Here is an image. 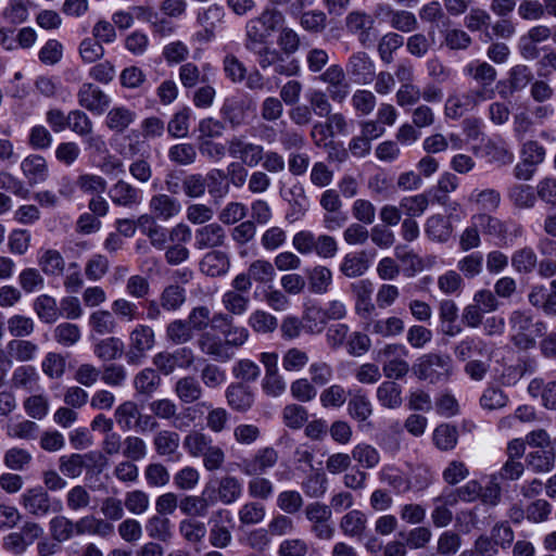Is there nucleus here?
<instances>
[{"mask_svg":"<svg viewBox=\"0 0 556 556\" xmlns=\"http://www.w3.org/2000/svg\"><path fill=\"white\" fill-rule=\"evenodd\" d=\"M417 379L428 383H445L454 375L455 366L448 354L429 352L420 355L412 366Z\"/></svg>","mask_w":556,"mask_h":556,"instance_id":"obj_1","label":"nucleus"},{"mask_svg":"<svg viewBox=\"0 0 556 556\" xmlns=\"http://www.w3.org/2000/svg\"><path fill=\"white\" fill-rule=\"evenodd\" d=\"M508 321L511 330V342L520 350L534 348L536 340L546 331L544 321L534 320L531 314L523 311H514Z\"/></svg>","mask_w":556,"mask_h":556,"instance_id":"obj_2","label":"nucleus"},{"mask_svg":"<svg viewBox=\"0 0 556 556\" xmlns=\"http://www.w3.org/2000/svg\"><path fill=\"white\" fill-rule=\"evenodd\" d=\"M285 22V15L275 8H265L260 15L248 21L245 25L244 47L268 42Z\"/></svg>","mask_w":556,"mask_h":556,"instance_id":"obj_3","label":"nucleus"},{"mask_svg":"<svg viewBox=\"0 0 556 556\" xmlns=\"http://www.w3.org/2000/svg\"><path fill=\"white\" fill-rule=\"evenodd\" d=\"M245 49L256 56L258 66L266 71L271 68L273 72L281 76H295L300 72V65L296 60H289L277 48H274L269 42L247 46Z\"/></svg>","mask_w":556,"mask_h":556,"instance_id":"obj_4","label":"nucleus"},{"mask_svg":"<svg viewBox=\"0 0 556 556\" xmlns=\"http://www.w3.org/2000/svg\"><path fill=\"white\" fill-rule=\"evenodd\" d=\"M409 351L402 343H388L377 352V361L382 364V372L386 378L400 380L410 370L406 361Z\"/></svg>","mask_w":556,"mask_h":556,"instance_id":"obj_5","label":"nucleus"},{"mask_svg":"<svg viewBox=\"0 0 556 556\" xmlns=\"http://www.w3.org/2000/svg\"><path fill=\"white\" fill-rule=\"evenodd\" d=\"M20 504L26 513L37 518L46 517L50 514H59L63 509L62 502L51 497L41 485L27 489L21 495Z\"/></svg>","mask_w":556,"mask_h":556,"instance_id":"obj_6","label":"nucleus"},{"mask_svg":"<svg viewBox=\"0 0 556 556\" xmlns=\"http://www.w3.org/2000/svg\"><path fill=\"white\" fill-rule=\"evenodd\" d=\"M155 344V334L148 325H137L129 333L126 361L129 365H140Z\"/></svg>","mask_w":556,"mask_h":556,"instance_id":"obj_7","label":"nucleus"},{"mask_svg":"<svg viewBox=\"0 0 556 556\" xmlns=\"http://www.w3.org/2000/svg\"><path fill=\"white\" fill-rule=\"evenodd\" d=\"M195 356L190 348L184 346L174 352H159L153 356L152 363L156 370L168 376L177 368L188 369L194 363Z\"/></svg>","mask_w":556,"mask_h":556,"instance_id":"obj_8","label":"nucleus"},{"mask_svg":"<svg viewBox=\"0 0 556 556\" xmlns=\"http://www.w3.org/2000/svg\"><path fill=\"white\" fill-rule=\"evenodd\" d=\"M279 459L278 451L273 446L258 448L252 456L243 458L238 469L248 477L262 476L273 469Z\"/></svg>","mask_w":556,"mask_h":556,"instance_id":"obj_9","label":"nucleus"},{"mask_svg":"<svg viewBox=\"0 0 556 556\" xmlns=\"http://www.w3.org/2000/svg\"><path fill=\"white\" fill-rule=\"evenodd\" d=\"M306 519L312 523L311 532L320 540H330L334 533L330 525L331 508L320 502H313L305 506Z\"/></svg>","mask_w":556,"mask_h":556,"instance_id":"obj_10","label":"nucleus"},{"mask_svg":"<svg viewBox=\"0 0 556 556\" xmlns=\"http://www.w3.org/2000/svg\"><path fill=\"white\" fill-rule=\"evenodd\" d=\"M263 146L247 141L243 136H232L227 141L228 154L241 165L256 167L261 163Z\"/></svg>","mask_w":556,"mask_h":556,"instance_id":"obj_11","label":"nucleus"},{"mask_svg":"<svg viewBox=\"0 0 556 556\" xmlns=\"http://www.w3.org/2000/svg\"><path fill=\"white\" fill-rule=\"evenodd\" d=\"M242 490V483L237 477L224 476L217 479V486L206 484L204 495L213 497L214 504L220 502L224 505H231L241 497Z\"/></svg>","mask_w":556,"mask_h":556,"instance_id":"obj_12","label":"nucleus"},{"mask_svg":"<svg viewBox=\"0 0 556 556\" xmlns=\"http://www.w3.org/2000/svg\"><path fill=\"white\" fill-rule=\"evenodd\" d=\"M111 97L100 87L91 83H84L77 91V102L85 110L101 115L108 111Z\"/></svg>","mask_w":556,"mask_h":556,"instance_id":"obj_13","label":"nucleus"},{"mask_svg":"<svg viewBox=\"0 0 556 556\" xmlns=\"http://www.w3.org/2000/svg\"><path fill=\"white\" fill-rule=\"evenodd\" d=\"M149 408L155 417L173 420V426L179 430L188 428L193 419L191 416L194 412L193 407H187L185 409V417H180L177 415V405L169 399L154 400L150 403Z\"/></svg>","mask_w":556,"mask_h":556,"instance_id":"obj_14","label":"nucleus"},{"mask_svg":"<svg viewBox=\"0 0 556 556\" xmlns=\"http://www.w3.org/2000/svg\"><path fill=\"white\" fill-rule=\"evenodd\" d=\"M227 233L225 228L218 223H210L195 229L194 243L195 250H218L225 245Z\"/></svg>","mask_w":556,"mask_h":556,"instance_id":"obj_15","label":"nucleus"},{"mask_svg":"<svg viewBox=\"0 0 556 556\" xmlns=\"http://www.w3.org/2000/svg\"><path fill=\"white\" fill-rule=\"evenodd\" d=\"M348 308L344 302L340 300H331L324 307L308 308L304 319L306 321H318L315 324L317 331H321L329 320H341L345 318Z\"/></svg>","mask_w":556,"mask_h":556,"instance_id":"obj_16","label":"nucleus"},{"mask_svg":"<svg viewBox=\"0 0 556 556\" xmlns=\"http://www.w3.org/2000/svg\"><path fill=\"white\" fill-rule=\"evenodd\" d=\"M319 80L328 85V93L332 101L341 103L349 96L350 85L346 81L345 73L341 65H330L319 76Z\"/></svg>","mask_w":556,"mask_h":556,"instance_id":"obj_17","label":"nucleus"},{"mask_svg":"<svg viewBox=\"0 0 556 556\" xmlns=\"http://www.w3.org/2000/svg\"><path fill=\"white\" fill-rule=\"evenodd\" d=\"M346 71L359 85L371 84L376 76L375 63L366 52L353 53L346 63Z\"/></svg>","mask_w":556,"mask_h":556,"instance_id":"obj_18","label":"nucleus"},{"mask_svg":"<svg viewBox=\"0 0 556 556\" xmlns=\"http://www.w3.org/2000/svg\"><path fill=\"white\" fill-rule=\"evenodd\" d=\"M377 10L378 15L399 31L412 33L418 28V21L413 12L395 10L389 4H379Z\"/></svg>","mask_w":556,"mask_h":556,"instance_id":"obj_19","label":"nucleus"},{"mask_svg":"<svg viewBox=\"0 0 556 556\" xmlns=\"http://www.w3.org/2000/svg\"><path fill=\"white\" fill-rule=\"evenodd\" d=\"M148 207L149 212L163 223L177 217L182 208L180 201L167 193L153 194L148 202Z\"/></svg>","mask_w":556,"mask_h":556,"instance_id":"obj_20","label":"nucleus"},{"mask_svg":"<svg viewBox=\"0 0 556 556\" xmlns=\"http://www.w3.org/2000/svg\"><path fill=\"white\" fill-rule=\"evenodd\" d=\"M251 110V101L242 98H228L220 109V115L231 128H238L248 123Z\"/></svg>","mask_w":556,"mask_h":556,"instance_id":"obj_21","label":"nucleus"},{"mask_svg":"<svg viewBox=\"0 0 556 556\" xmlns=\"http://www.w3.org/2000/svg\"><path fill=\"white\" fill-rule=\"evenodd\" d=\"M200 351L216 362L227 363L233 358V351H227L224 338L212 332H203L198 339Z\"/></svg>","mask_w":556,"mask_h":556,"instance_id":"obj_22","label":"nucleus"},{"mask_svg":"<svg viewBox=\"0 0 556 556\" xmlns=\"http://www.w3.org/2000/svg\"><path fill=\"white\" fill-rule=\"evenodd\" d=\"M225 396L227 404L239 413L250 410L255 401L252 388L243 382L230 383L225 391Z\"/></svg>","mask_w":556,"mask_h":556,"instance_id":"obj_23","label":"nucleus"},{"mask_svg":"<svg viewBox=\"0 0 556 556\" xmlns=\"http://www.w3.org/2000/svg\"><path fill=\"white\" fill-rule=\"evenodd\" d=\"M111 201L123 207H135L142 202V191L131 184L119 179L109 190Z\"/></svg>","mask_w":556,"mask_h":556,"instance_id":"obj_24","label":"nucleus"},{"mask_svg":"<svg viewBox=\"0 0 556 556\" xmlns=\"http://www.w3.org/2000/svg\"><path fill=\"white\" fill-rule=\"evenodd\" d=\"M381 483L388 485L395 494H404L413 489L409 477L397 466L387 464L378 472Z\"/></svg>","mask_w":556,"mask_h":556,"instance_id":"obj_25","label":"nucleus"},{"mask_svg":"<svg viewBox=\"0 0 556 556\" xmlns=\"http://www.w3.org/2000/svg\"><path fill=\"white\" fill-rule=\"evenodd\" d=\"M345 27L349 33L357 36L358 41L366 46L371 42L370 30L374 18L364 11H352L345 17Z\"/></svg>","mask_w":556,"mask_h":556,"instance_id":"obj_26","label":"nucleus"},{"mask_svg":"<svg viewBox=\"0 0 556 556\" xmlns=\"http://www.w3.org/2000/svg\"><path fill=\"white\" fill-rule=\"evenodd\" d=\"M21 170L30 186L45 182L49 177L46 159L39 154H30L21 162Z\"/></svg>","mask_w":556,"mask_h":556,"instance_id":"obj_27","label":"nucleus"},{"mask_svg":"<svg viewBox=\"0 0 556 556\" xmlns=\"http://www.w3.org/2000/svg\"><path fill=\"white\" fill-rule=\"evenodd\" d=\"M230 268V258L220 250H213L204 254L199 263V269L208 277L226 275Z\"/></svg>","mask_w":556,"mask_h":556,"instance_id":"obj_28","label":"nucleus"},{"mask_svg":"<svg viewBox=\"0 0 556 556\" xmlns=\"http://www.w3.org/2000/svg\"><path fill=\"white\" fill-rule=\"evenodd\" d=\"M424 230L430 241L445 243L452 237L453 226L446 216L433 214L426 219Z\"/></svg>","mask_w":556,"mask_h":556,"instance_id":"obj_29","label":"nucleus"},{"mask_svg":"<svg viewBox=\"0 0 556 556\" xmlns=\"http://www.w3.org/2000/svg\"><path fill=\"white\" fill-rule=\"evenodd\" d=\"M137 118L134 110L125 105H115L106 111L105 126L115 134H123Z\"/></svg>","mask_w":556,"mask_h":556,"instance_id":"obj_30","label":"nucleus"},{"mask_svg":"<svg viewBox=\"0 0 556 556\" xmlns=\"http://www.w3.org/2000/svg\"><path fill=\"white\" fill-rule=\"evenodd\" d=\"M507 199L517 210H531L536 204L538 194L530 185L513 184L507 189Z\"/></svg>","mask_w":556,"mask_h":556,"instance_id":"obj_31","label":"nucleus"},{"mask_svg":"<svg viewBox=\"0 0 556 556\" xmlns=\"http://www.w3.org/2000/svg\"><path fill=\"white\" fill-rule=\"evenodd\" d=\"M369 269V261L365 251L346 253L339 266L340 273L346 278H357Z\"/></svg>","mask_w":556,"mask_h":556,"instance_id":"obj_32","label":"nucleus"},{"mask_svg":"<svg viewBox=\"0 0 556 556\" xmlns=\"http://www.w3.org/2000/svg\"><path fill=\"white\" fill-rule=\"evenodd\" d=\"M367 516L358 509L346 513L340 520V529L344 535L362 540L367 530Z\"/></svg>","mask_w":556,"mask_h":556,"instance_id":"obj_33","label":"nucleus"},{"mask_svg":"<svg viewBox=\"0 0 556 556\" xmlns=\"http://www.w3.org/2000/svg\"><path fill=\"white\" fill-rule=\"evenodd\" d=\"M162 382L159 372L153 368H143L134 377V388L139 396L152 397Z\"/></svg>","mask_w":556,"mask_h":556,"instance_id":"obj_34","label":"nucleus"},{"mask_svg":"<svg viewBox=\"0 0 556 556\" xmlns=\"http://www.w3.org/2000/svg\"><path fill=\"white\" fill-rule=\"evenodd\" d=\"M404 320L397 316L382 319H372L366 325V330L382 338L401 336L404 332Z\"/></svg>","mask_w":556,"mask_h":556,"instance_id":"obj_35","label":"nucleus"},{"mask_svg":"<svg viewBox=\"0 0 556 556\" xmlns=\"http://www.w3.org/2000/svg\"><path fill=\"white\" fill-rule=\"evenodd\" d=\"M214 505V498L204 495V491L200 496L198 495H185L179 501L180 511L189 517H205L207 515L210 506Z\"/></svg>","mask_w":556,"mask_h":556,"instance_id":"obj_36","label":"nucleus"},{"mask_svg":"<svg viewBox=\"0 0 556 556\" xmlns=\"http://www.w3.org/2000/svg\"><path fill=\"white\" fill-rule=\"evenodd\" d=\"M225 17V11L223 7L212 4L198 15V22L203 26V36L206 40H211L215 37V29L223 23Z\"/></svg>","mask_w":556,"mask_h":556,"instance_id":"obj_37","label":"nucleus"},{"mask_svg":"<svg viewBox=\"0 0 556 556\" xmlns=\"http://www.w3.org/2000/svg\"><path fill=\"white\" fill-rule=\"evenodd\" d=\"M174 391L177 397L186 404L194 403L203 395V389L193 376L179 378L175 383Z\"/></svg>","mask_w":556,"mask_h":556,"instance_id":"obj_38","label":"nucleus"},{"mask_svg":"<svg viewBox=\"0 0 556 556\" xmlns=\"http://www.w3.org/2000/svg\"><path fill=\"white\" fill-rule=\"evenodd\" d=\"M289 15L299 18L300 26L311 34H320L327 27V15L320 10L304 11L301 9L298 14Z\"/></svg>","mask_w":556,"mask_h":556,"instance_id":"obj_39","label":"nucleus"},{"mask_svg":"<svg viewBox=\"0 0 556 556\" xmlns=\"http://www.w3.org/2000/svg\"><path fill=\"white\" fill-rule=\"evenodd\" d=\"M464 73L472 77V79L483 88L491 86L497 77V72L494 66L485 61L479 60L468 63L464 68Z\"/></svg>","mask_w":556,"mask_h":556,"instance_id":"obj_40","label":"nucleus"},{"mask_svg":"<svg viewBox=\"0 0 556 556\" xmlns=\"http://www.w3.org/2000/svg\"><path fill=\"white\" fill-rule=\"evenodd\" d=\"M376 396L380 405L389 409L399 408L403 403L402 388L392 380L380 383L377 388Z\"/></svg>","mask_w":556,"mask_h":556,"instance_id":"obj_41","label":"nucleus"},{"mask_svg":"<svg viewBox=\"0 0 556 556\" xmlns=\"http://www.w3.org/2000/svg\"><path fill=\"white\" fill-rule=\"evenodd\" d=\"M527 467L535 473H545L555 467V452L549 450H534L526 455Z\"/></svg>","mask_w":556,"mask_h":556,"instance_id":"obj_42","label":"nucleus"},{"mask_svg":"<svg viewBox=\"0 0 556 556\" xmlns=\"http://www.w3.org/2000/svg\"><path fill=\"white\" fill-rule=\"evenodd\" d=\"M486 352V342L477 337H466L453 346V353L460 362L469 359L475 354L484 355Z\"/></svg>","mask_w":556,"mask_h":556,"instance_id":"obj_43","label":"nucleus"},{"mask_svg":"<svg viewBox=\"0 0 556 556\" xmlns=\"http://www.w3.org/2000/svg\"><path fill=\"white\" fill-rule=\"evenodd\" d=\"M180 437L172 430H161L153 437V446L159 456L169 457L177 453Z\"/></svg>","mask_w":556,"mask_h":556,"instance_id":"obj_44","label":"nucleus"},{"mask_svg":"<svg viewBox=\"0 0 556 556\" xmlns=\"http://www.w3.org/2000/svg\"><path fill=\"white\" fill-rule=\"evenodd\" d=\"M468 201L484 213L495 212L501 204V193L495 189H475Z\"/></svg>","mask_w":556,"mask_h":556,"instance_id":"obj_45","label":"nucleus"},{"mask_svg":"<svg viewBox=\"0 0 556 556\" xmlns=\"http://www.w3.org/2000/svg\"><path fill=\"white\" fill-rule=\"evenodd\" d=\"M249 327L257 334H270L278 328L276 316L264 309H255L248 318Z\"/></svg>","mask_w":556,"mask_h":556,"instance_id":"obj_46","label":"nucleus"},{"mask_svg":"<svg viewBox=\"0 0 556 556\" xmlns=\"http://www.w3.org/2000/svg\"><path fill=\"white\" fill-rule=\"evenodd\" d=\"M38 318L47 324L55 323L60 317V307L56 300L48 294L39 295L33 304Z\"/></svg>","mask_w":556,"mask_h":556,"instance_id":"obj_47","label":"nucleus"},{"mask_svg":"<svg viewBox=\"0 0 556 556\" xmlns=\"http://www.w3.org/2000/svg\"><path fill=\"white\" fill-rule=\"evenodd\" d=\"M291 199H289L290 211L287 214V219L295 222L305 216L308 211V199L302 185H294L290 190Z\"/></svg>","mask_w":556,"mask_h":556,"instance_id":"obj_48","label":"nucleus"},{"mask_svg":"<svg viewBox=\"0 0 556 556\" xmlns=\"http://www.w3.org/2000/svg\"><path fill=\"white\" fill-rule=\"evenodd\" d=\"M38 350L36 343L23 339H13L7 345L9 356L20 363L33 361Z\"/></svg>","mask_w":556,"mask_h":556,"instance_id":"obj_49","label":"nucleus"},{"mask_svg":"<svg viewBox=\"0 0 556 556\" xmlns=\"http://www.w3.org/2000/svg\"><path fill=\"white\" fill-rule=\"evenodd\" d=\"M481 483L477 480H470L463 486L458 488L455 492L445 494L443 497L444 504L455 505L458 501L471 503L480 500Z\"/></svg>","mask_w":556,"mask_h":556,"instance_id":"obj_50","label":"nucleus"},{"mask_svg":"<svg viewBox=\"0 0 556 556\" xmlns=\"http://www.w3.org/2000/svg\"><path fill=\"white\" fill-rule=\"evenodd\" d=\"M38 265L46 275L59 276L64 271L65 261L58 250L47 249L38 257Z\"/></svg>","mask_w":556,"mask_h":556,"instance_id":"obj_51","label":"nucleus"},{"mask_svg":"<svg viewBox=\"0 0 556 556\" xmlns=\"http://www.w3.org/2000/svg\"><path fill=\"white\" fill-rule=\"evenodd\" d=\"M348 410L352 418L357 421L367 420L372 414V405L368 396L361 390L352 394L349 403Z\"/></svg>","mask_w":556,"mask_h":556,"instance_id":"obj_52","label":"nucleus"},{"mask_svg":"<svg viewBox=\"0 0 556 556\" xmlns=\"http://www.w3.org/2000/svg\"><path fill=\"white\" fill-rule=\"evenodd\" d=\"M180 535L190 544H200L204 540L207 530L204 522L195 518H187L179 522Z\"/></svg>","mask_w":556,"mask_h":556,"instance_id":"obj_53","label":"nucleus"},{"mask_svg":"<svg viewBox=\"0 0 556 556\" xmlns=\"http://www.w3.org/2000/svg\"><path fill=\"white\" fill-rule=\"evenodd\" d=\"M165 336L170 343L180 345L190 342L194 333L186 319H174L166 326Z\"/></svg>","mask_w":556,"mask_h":556,"instance_id":"obj_54","label":"nucleus"},{"mask_svg":"<svg viewBox=\"0 0 556 556\" xmlns=\"http://www.w3.org/2000/svg\"><path fill=\"white\" fill-rule=\"evenodd\" d=\"M534 78L532 70L525 64L514 65L508 72V86L510 93L523 90Z\"/></svg>","mask_w":556,"mask_h":556,"instance_id":"obj_55","label":"nucleus"},{"mask_svg":"<svg viewBox=\"0 0 556 556\" xmlns=\"http://www.w3.org/2000/svg\"><path fill=\"white\" fill-rule=\"evenodd\" d=\"M399 205L406 218L420 217L429 206V199L425 193L407 195L400 200Z\"/></svg>","mask_w":556,"mask_h":556,"instance_id":"obj_56","label":"nucleus"},{"mask_svg":"<svg viewBox=\"0 0 556 556\" xmlns=\"http://www.w3.org/2000/svg\"><path fill=\"white\" fill-rule=\"evenodd\" d=\"M67 128L77 136L85 138L93 132L91 118L81 110H72L66 115Z\"/></svg>","mask_w":556,"mask_h":556,"instance_id":"obj_57","label":"nucleus"},{"mask_svg":"<svg viewBox=\"0 0 556 556\" xmlns=\"http://www.w3.org/2000/svg\"><path fill=\"white\" fill-rule=\"evenodd\" d=\"M31 460L30 452L17 446L7 450L3 454L4 466L13 471L26 470Z\"/></svg>","mask_w":556,"mask_h":556,"instance_id":"obj_58","label":"nucleus"},{"mask_svg":"<svg viewBox=\"0 0 556 556\" xmlns=\"http://www.w3.org/2000/svg\"><path fill=\"white\" fill-rule=\"evenodd\" d=\"M249 294H243L237 291H226L222 295V304L226 312L231 316H241L247 313L250 306Z\"/></svg>","mask_w":556,"mask_h":556,"instance_id":"obj_59","label":"nucleus"},{"mask_svg":"<svg viewBox=\"0 0 556 556\" xmlns=\"http://www.w3.org/2000/svg\"><path fill=\"white\" fill-rule=\"evenodd\" d=\"M186 290L178 285H169L160 294L161 306L165 311H178L186 302Z\"/></svg>","mask_w":556,"mask_h":556,"instance_id":"obj_60","label":"nucleus"},{"mask_svg":"<svg viewBox=\"0 0 556 556\" xmlns=\"http://www.w3.org/2000/svg\"><path fill=\"white\" fill-rule=\"evenodd\" d=\"M89 326L94 332L103 336L115 332L117 323L111 312L98 309L90 314Z\"/></svg>","mask_w":556,"mask_h":556,"instance_id":"obj_61","label":"nucleus"},{"mask_svg":"<svg viewBox=\"0 0 556 556\" xmlns=\"http://www.w3.org/2000/svg\"><path fill=\"white\" fill-rule=\"evenodd\" d=\"M124 350V343L119 338L109 337L100 340L94 345V354L98 358L110 362L122 356Z\"/></svg>","mask_w":556,"mask_h":556,"instance_id":"obj_62","label":"nucleus"},{"mask_svg":"<svg viewBox=\"0 0 556 556\" xmlns=\"http://www.w3.org/2000/svg\"><path fill=\"white\" fill-rule=\"evenodd\" d=\"M138 415L139 408L134 401L123 402L114 412L116 424L124 431H129L136 426L135 419L137 420Z\"/></svg>","mask_w":556,"mask_h":556,"instance_id":"obj_63","label":"nucleus"},{"mask_svg":"<svg viewBox=\"0 0 556 556\" xmlns=\"http://www.w3.org/2000/svg\"><path fill=\"white\" fill-rule=\"evenodd\" d=\"M352 457L365 469H372L380 463V454L376 447L367 443H359L352 450Z\"/></svg>","mask_w":556,"mask_h":556,"instance_id":"obj_64","label":"nucleus"}]
</instances>
